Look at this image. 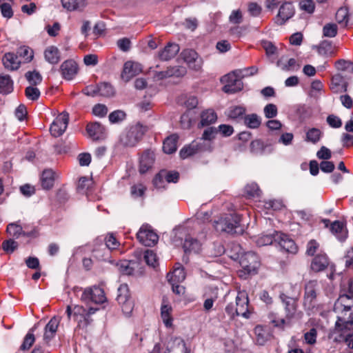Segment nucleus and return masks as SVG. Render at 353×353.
<instances>
[{
	"mask_svg": "<svg viewBox=\"0 0 353 353\" xmlns=\"http://www.w3.org/2000/svg\"><path fill=\"white\" fill-rule=\"evenodd\" d=\"M98 310V308L92 307L87 309L81 305H75L73 307L68 305L65 312L69 319L72 316L74 320L77 322L79 327H85L93 321L92 315L95 314Z\"/></svg>",
	"mask_w": 353,
	"mask_h": 353,
	"instance_id": "nucleus-1",
	"label": "nucleus"
},
{
	"mask_svg": "<svg viewBox=\"0 0 353 353\" xmlns=\"http://www.w3.org/2000/svg\"><path fill=\"white\" fill-rule=\"evenodd\" d=\"M241 216L236 214H226L214 221V227L219 232L229 234L241 233L243 229L240 225Z\"/></svg>",
	"mask_w": 353,
	"mask_h": 353,
	"instance_id": "nucleus-2",
	"label": "nucleus"
},
{
	"mask_svg": "<svg viewBox=\"0 0 353 353\" xmlns=\"http://www.w3.org/2000/svg\"><path fill=\"white\" fill-rule=\"evenodd\" d=\"M336 329L341 332V337L346 345L353 349V313L346 319L345 316H337Z\"/></svg>",
	"mask_w": 353,
	"mask_h": 353,
	"instance_id": "nucleus-3",
	"label": "nucleus"
},
{
	"mask_svg": "<svg viewBox=\"0 0 353 353\" xmlns=\"http://www.w3.org/2000/svg\"><path fill=\"white\" fill-rule=\"evenodd\" d=\"M145 132V128L141 125L131 126L121 134L120 142L125 147H134L141 139Z\"/></svg>",
	"mask_w": 353,
	"mask_h": 353,
	"instance_id": "nucleus-4",
	"label": "nucleus"
},
{
	"mask_svg": "<svg viewBox=\"0 0 353 353\" xmlns=\"http://www.w3.org/2000/svg\"><path fill=\"white\" fill-rule=\"evenodd\" d=\"M241 71H234L221 78V81L225 84L223 87V91L225 93L233 94L239 92L243 89V84L241 79L239 78Z\"/></svg>",
	"mask_w": 353,
	"mask_h": 353,
	"instance_id": "nucleus-5",
	"label": "nucleus"
},
{
	"mask_svg": "<svg viewBox=\"0 0 353 353\" xmlns=\"http://www.w3.org/2000/svg\"><path fill=\"white\" fill-rule=\"evenodd\" d=\"M81 300L85 303L92 302L101 304L106 301V296L101 288L94 285L84 289Z\"/></svg>",
	"mask_w": 353,
	"mask_h": 353,
	"instance_id": "nucleus-6",
	"label": "nucleus"
},
{
	"mask_svg": "<svg viewBox=\"0 0 353 353\" xmlns=\"http://www.w3.org/2000/svg\"><path fill=\"white\" fill-rule=\"evenodd\" d=\"M334 311L339 314L338 316H343L347 319L353 313V299L347 296V294L341 293L334 303Z\"/></svg>",
	"mask_w": 353,
	"mask_h": 353,
	"instance_id": "nucleus-7",
	"label": "nucleus"
},
{
	"mask_svg": "<svg viewBox=\"0 0 353 353\" xmlns=\"http://www.w3.org/2000/svg\"><path fill=\"white\" fill-rule=\"evenodd\" d=\"M137 237L141 244L148 247L154 245L159 239L158 235L148 225H143L141 227L137 234Z\"/></svg>",
	"mask_w": 353,
	"mask_h": 353,
	"instance_id": "nucleus-8",
	"label": "nucleus"
},
{
	"mask_svg": "<svg viewBox=\"0 0 353 353\" xmlns=\"http://www.w3.org/2000/svg\"><path fill=\"white\" fill-rule=\"evenodd\" d=\"M105 245L102 249H94V255L99 260L105 261L109 259L110 250L117 249L119 245V242L112 235H108L105 239Z\"/></svg>",
	"mask_w": 353,
	"mask_h": 353,
	"instance_id": "nucleus-9",
	"label": "nucleus"
},
{
	"mask_svg": "<svg viewBox=\"0 0 353 353\" xmlns=\"http://www.w3.org/2000/svg\"><path fill=\"white\" fill-rule=\"evenodd\" d=\"M311 269L315 272H321L325 269H328L330 272L327 276L330 279H333L334 265L330 264L327 256L325 254H317L312 260L311 263Z\"/></svg>",
	"mask_w": 353,
	"mask_h": 353,
	"instance_id": "nucleus-10",
	"label": "nucleus"
},
{
	"mask_svg": "<svg viewBox=\"0 0 353 353\" xmlns=\"http://www.w3.org/2000/svg\"><path fill=\"white\" fill-rule=\"evenodd\" d=\"M318 283L316 281H309L305 288L303 305L307 310L314 307L316 303Z\"/></svg>",
	"mask_w": 353,
	"mask_h": 353,
	"instance_id": "nucleus-11",
	"label": "nucleus"
},
{
	"mask_svg": "<svg viewBox=\"0 0 353 353\" xmlns=\"http://www.w3.org/2000/svg\"><path fill=\"white\" fill-rule=\"evenodd\" d=\"M240 265L248 274L256 272L259 266L258 256L253 252H248L241 256Z\"/></svg>",
	"mask_w": 353,
	"mask_h": 353,
	"instance_id": "nucleus-12",
	"label": "nucleus"
},
{
	"mask_svg": "<svg viewBox=\"0 0 353 353\" xmlns=\"http://www.w3.org/2000/svg\"><path fill=\"white\" fill-rule=\"evenodd\" d=\"M69 121V114L67 112H62L57 117L51 124L50 131L54 137H60L65 131Z\"/></svg>",
	"mask_w": 353,
	"mask_h": 353,
	"instance_id": "nucleus-13",
	"label": "nucleus"
},
{
	"mask_svg": "<svg viewBox=\"0 0 353 353\" xmlns=\"http://www.w3.org/2000/svg\"><path fill=\"white\" fill-rule=\"evenodd\" d=\"M181 56L190 69L199 71L201 68L203 60L196 51L186 49L182 51Z\"/></svg>",
	"mask_w": 353,
	"mask_h": 353,
	"instance_id": "nucleus-14",
	"label": "nucleus"
},
{
	"mask_svg": "<svg viewBox=\"0 0 353 353\" xmlns=\"http://www.w3.org/2000/svg\"><path fill=\"white\" fill-rule=\"evenodd\" d=\"M60 321L61 317L54 316L46 324L44 328L43 334V341L45 343H48L52 339L54 338Z\"/></svg>",
	"mask_w": 353,
	"mask_h": 353,
	"instance_id": "nucleus-15",
	"label": "nucleus"
},
{
	"mask_svg": "<svg viewBox=\"0 0 353 353\" xmlns=\"http://www.w3.org/2000/svg\"><path fill=\"white\" fill-rule=\"evenodd\" d=\"M248 297L244 292L238 293L236 297V312L237 316L248 318Z\"/></svg>",
	"mask_w": 353,
	"mask_h": 353,
	"instance_id": "nucleus-16",
	"label": "nucleus"
},
{
	"mask_svg": "<svg viewBox=\"0 0 353 353\" xmlns=\"http://www.w3.org/2000/svg\"><path fill=\"white\" fill-rule=\"evenodd\" d=\"M142 71L140 63L134 61H126L123 65L121 77L125 81H128L132 77L139 74Z\"/></svg>",
	"mask_w": 353,
	"mask_h": 353,
	"instance_id": "nucleus-17",
	"label": "nucleus"
},
{
	"mask_svg": "<svg viewBox=\"0 0 353 353\" xmlns=\"http://www.w3.org/2000/svg\"><path fill=\"white\" fill-rule=\"evenodd\" d=\"M209 148L210 145H202L201 143H199L196 141H194L189 145L183 148L179 154L182 159H186L197 152H205V150Z\"/></svg>",
	"mask_w": 353,
	"mask_h": 353,
	"instance_id": "nucleus-18",
	"label": "nucleus"
},
{
	"mask_svg": "<svg viewBox=\"0 0 353 353\" xmlns=\"http://www.w3.org/2000/svg\"><path fill=\"white\" fill-rule=\"evenodd\" d=\"M60 70L64 79L71 80L77 73V64L73 60H66L61 65Z\"/></svg>",
	"mask_w": 353,
	"mask_h": 353,
	"instance_id": "nucleus-19",
	"label": "nucleus"
},
{
	"mask_svg": "<svg viewBox=\"0 0 353 353\" xmlns=\"http://www.w3.org/2000/svg\"><path fill=\"white\" fill-rule=\"evenodd\" d=\"M294 14V8L292 4L290 3H283L279 8L276 23L279 25H283Z\"/></svg>",
	"mask_w": 353,
	"mask_h": 353,
	"instance_id": "nucleus-20",
	"label": "nucleus"
},
{
	"mask_svg": "<svg viewBox=\"0 0 353 353\" xmlns=\"http://www.w3.org/2000/svg\"><path fill=\"white\" fill-rule=\"evenodd\" d=\"M277 241L280 247L285 251L294 254L297 252V246L294 241L283 234L276 232Z\"/></svg>",
	"mask_w": 353,
	"mask_h": 353,
	"instance_id": "nucleus-21",
	"label": "nucleus"
},
{
	"mask_svg": "<svg viewBox=\"0 0 353 353\" xmlns=\"http://www.w3.org/2000/svg\"><path fill=\"white\" fill-rule=\"evenodd\" d=\"M217 132L218 130L216 128L208 127L204 130L201 139L196 141L202 145H210V148L205 151L211 152L213 148L212 141L215 139Z\"/></svg>",
	"mask_w": 353,
	"mask_h": 353,
	"instance_id": "nucleus-22",
	"label": "nucleus"
},
{
	"mask_svg": "<svg viewBox=\"0 0 353 353\" xmlns=\"http://www.w3.org/2000/svg\"><path fill=\"white\" fill-rule=\"evenodd\" d=\"M154 162V154L152 152L145 151L140 159L139 172L144 174L148 172L153 165Z\"/></svg>",
	"mask_w": 353,
	"mask_h": 353,
	"instance_id": "nucleus-23",
	"label": "nucleus"
},
{
	"mask_svg": "<svg viewBox=\"0 0 353 353\" xmlns=\"http://www.w3.org/2000/svg\"><path fill=\"white\" fill-rule=\"evenodd\" d=\"M179 46L176 43H169L159 52V57L162 61H168L174 58L179 52Z\"/></svg>",
	"mask_w": 353,
	"mask_h": 353,
	"instance_id": "nucleus-24",
	"label": "nucleus"
},
{
	"mask_svg": "<svg viewBox=\"0 0 353 353\" xmlns=\"http://www.w3.org/2000/svg\"><path fill=\"white\" fill-rule=\"evenodd\" d=\"M172 311V306L168 303L167 300L163 299L161 307V316L163 323L167 327H170L172 325L173 319L171 316Z\"/></svg>",
	"mask_w": 353,
	"mask_h": 353,
	"instance_id": "nucleus-25",
	"label": "nucleus"
},
{
	"mask_svg": "<svg viewBox=\"0 0 353 353\" xmlns=\"http://www.w3.org/2000/svg\"><path fill=\"white\" fill-rule=\"evenodd\" d=\"M199 127L208 126L214 123L217 120V114L212 109H207L201 112L200 114Z\"/></svg>",
	"mask_w": 353,
	"mask_h": 353,
	"instance_id": "nucleus-26",
	"label": "nucleus"
},
{
	"mask_svg": "<svg viewBox=\"0 0 353 353\" xmlns=\"http://www.w3.org/2000/svg\"><path fill=\"white\" fill-rule=\"evenodd\" d=\"M2 61L5 68L10 70L18 69L21 63V60L19 59L18 55L12 52L6 53Z\"/></svg>",
	"mask_w": 353,
	"mask_h": 353,
	"instance_id": "nucleus-27",
	"label": "nucleus"
},
{
	"mask_svg": "<svg viewBox=\"0 0 353 353\" xmlns=\"http://www.w3.org/2000/svg\"><path fill=\"white\" fill-rule=\"evenodd\" d=\"M183 249L185 253L196 254L201 250V243L196 239L188 236L183 243Z\"/></svg>",
	"mask_w": 353,
	"mask_h": 353,
	"instance_id": "nucleus-28",
	"label": "nucleus"
},
{
	"mask_svg": "<svg viewBox=\"0 0 353 353\" xmlns=\"http://www.w3.org/2000/svg\"><path fill=\"white\" fill-rule=\"evenodd\" d=\"M167 279L169 283H180L185 279V274L183 268L177 264L171 273H168Z\"/></svg>",
	"mask_w": 353,
	"mask_h": 353,
	"instance_id": "nucleus-29",
	"label": "nucleus"
},
{
	"mask_svg": "<svg viewBox=\"0 0 353 353\" xmlns=\"http://www.w3.org/2000/svg\"><path fill=\"white\" fill-rule=\"evenodd\" d=\"M281 299L285 305L286 316L289 319L294 316L296 311V301L294 299L288 297L285 294L281 295Z\"/></svg>",
	"mask_w": 353,
	"mask_h": 353,
	"instance_id": "nucleus-30",
	"label": "nucleus"
},
{
	"mask_svg": "<svg viewBox=\"0 0 353 353\" xmlns=\"http://www.w3.org/2000/svg\"><path fill=\"white\" fill-rule=\"evenodd\" d=\"M44 57L46 61L50 64H57L60 61V52L59 49L54 46H48L44 51Z\"/></svg>",
	"mask_w": 353,
	"mask_h": 353,
	"instance_id": "nucleus-31",
	"label": "nucleus"
},
{
	"mask_svg": "<svg viewBox=\"0 0 353 353\" xmlns=\"http://www.w3.org/2000/svg\"><path fill=\"white\" fill-rule=\"evenodd\" d=\"M347 83L344 81L343 77L339 74H335L332 77L330 88L334 92H346Z\"/></svg>",
	"mask_w": 353,
	"mask_h": 353,
	"instance_id": "nucleus-32",
	"label": "nucleus"
},
{
	"mask_svg": "<svg viewBox=\"0 0 353 353\" xmlns=\"http://www.w3.org/2000/svg\"><path fill=\"white\" fill-rule=\"evenodd\" d=\"M105 128L99 122H94L87 125L86 131L89 136L94 139H98L104 133Z\"/></svg>",
	"mask_w": 353,
	"mask_h": 353,
	"instance_id": "nucleus-33",
	"label": "nucleus"
},
{
	"mask_svg": "<svg viewBox=\"0 0 353 353\" xmlns=\"http://www.w3.org/2000/svg\"><path fill=\"white\" fill-rule=\"evenodd\" d=\"M54 181V172L52 170H45L41 177V183L43 189L49 190L52 188Z\"/></svg>",
	"mask_w": 353,
	"mask_h": 353,
	"instance_id": "nucleus-34",
	"label": "nucleus"
},
{
	"mask_svg": "<svg viewBox=\"0 0 353 353\" xmlns=\"http://www.w3.org/2000/svg\"><path fill=\"white\" fill-rule=\"evenodd\" d=\"M178 141V136L176 134H172L165 139L163 145V150L166 154H172L176 150V143Z\"/></svg>",
	"mask_w": 353,
	"mask_h": 353,
	"instance_id": "nucleus-35",
	"label": "nucleus"
},
{
	"mask_svg": "<svg viewBox=\"0 0 353 353\" xmlns=\"http://www.w3.org/2000/svg\"><path fill=\"white\" fill-rule=\"evenodd\" d=\"M330 231L336 235L337 239L340 241L345 240L347 236L343 224L340 221H336L333 222L330 225Z\"/></svg>",
	"mask_w": 353,
	"mask_h": 353,
	"instance_id": "nucleus-36",
	"label": "nucleus"
},
{
	"mask_svg": "<svg viewBox=\"0 0 353 353\" xmlns=\"http://www.w3.org/2000/svg\"><path fill=\"white\" fill-rule=\"evenodd\" d=\"M245 113V110L242 106H231L228 108L226 112V115L228 118L236 120L239 119H243Z\"/></svg>",
	"mask_w": 353,
	"mask_h": 353,
	"instance_id": "nucleus-37",
	"label": "nucleus"
},
{
	"mask_svg": "<svg viewBox=\"0 0 353 353\" xmlns=\"http://www.w3.org/2000/svg\"><path fill=\"white\" fill-rule=\"evenodd\" d=\"M13 82L10 76H0V93L8 94L12 90Z\"/></svg>",
	"mask_w": 353,
	"mask_h": 353,
	"instance_id": "nucleus-38",
	"label": "nucleus"
},
{
	"mask_svg": "<svg viewBox=\"0 0 353 353\" xmlns=\"http://www.w3.org/2000/svg\"><path fill=\"white\" fill-rule=\"evenodd\" d=\"M131 299L128 285L125 283L120 285L118 288L117 300L119 303H124L127 300Z\"/></svg>",
	"mask_w": 353,
	"mask_h": 353,
	"instance_id": "nucleus-39",
	"label": "nucleus"
},
{
	"mask_svg": "<svg viewBox=\"0 0 353 353\" xmlns=\"http://www.w3.org/2000/svg\"><path fill=\"white\" fill-rule=\"evenodd\" d=\"M98 94L110 97L114 94V89L112 85L108 83L103 82L97 85Z\"/></svg>",
	"mask_w": 353,
	"mask_h": 353,
	"instance_id": "nucleus-40",
	"label": "nucleus"
},
{
	"mask_svg": "<svg viewBox=\"0 0 353 353\" xmlns=\"http://www.w3.org/2000/svg\"><path fill=\"white\" fill-rule=\"evenodd\" d=\"M283 58H281L278 60L276 65L278 67H280L282 70L284 71H290V70H297L300 68V65L296 63V61L292 58L290 59L287 63H283Z\"/></svg>",
	"mask_w": 353,
	"mask_h": 353,
	"instance_id": "nucleus-41",
	"label": "nucleus"
},
{
	"mask_svg": "<svg viewBox=\"0 0 353 353\" xmlns=\"http://www.w3.org/2000/svg\"><path fill=\"white\" fill-rule=\"evenodd\" d=\"M321 135L322 132L319 129L316 128H310L306 132L305 141L312 143H316L320 140Z\"/></svg>",
	"mask_w": 353,
	"mask_h": 353,
	"instance_id": "nucleus-42",
	"label": "nucleus"
},
{
	"mask_svg": "<svg viewBox=\"0 0 353 353\" xmlns=\"http://www.w3.org/2000/svg\"><path fill=\"white\" fill-rule=\"evenodd\" d=\"M143 259L149 266L155 268L158 265L157 256L153 250H145L144 252Z\"/></svg>",
	"mask_w": 353,
	"mask_h": 353,
	"instance_id": "nucleus-43",
	"label": "nucleus"
},
{
	"mask_svg": "<svg viewBox=\"0 0 353 353\" xmlns=\"http://www.w3.org/2000/svg\"><path fill=\"white\" fill-rule=\"evenodd\" d=\"M256 343L259 345H263L268 340V334L261 325H257L254 328Z\"/></svg>",
	"mask_w": 353,
	"mask_h": 353,
	"instance_id": "nucleus-44",
	"label": "nucleus"
},
{
	"mask_svg": "<svg viewBox=\"0 0 353 353\" xmlns=\"http://www.w3.org/2000/svg\"><path fill=\"white\" fill-rule=\"evenodd\" d=\"M61 3L68 10H74L84 6L83 0H61Z\"/></svg>",
	"mask_w": 353,
	"mask_h": 353,
	"instance_id": "nucleus-45",
	"label": "nucleus"
},
{
	"mask_svg": "<svg viewBox=\"0 0 353 353\" xmlns=\"http://www.w3.org/2000/svg\"><path fill=\"white\" fill-rule=\"evenodd\" d=\"M7 232L14 238H19L21 234L26 235L22 228L15 223H10L7 227Z\"/></svg>",
	"mask_w": 353,
	"mask_h": 353,
	"instance_id": "nucleus-46",
	"label": "nucleus"
},
{
	"mask_svg": "<svg viewBox=\"0 0 353 353\" xmlns=\"http://www.w3.org/2000/svg\"><path fill=\"white\" fill-rule=\"evenodd\" d=\"M278 237L276 236V233L273 234H265L262 235L258 238L256 240V244L259 246H265L271 245L274 241H277Z\"/></svg>",
	"mask_w": 353,
	"mask_h": 353,
	"instance_id": "nucleus-47",
	"label": "nucleus"
},
{
	"mask_svg": "<svg viewBox=\"0 0 353 353\" xmlns=\"http://www.w3.org/2000/svg\"><path fill=\"white\" fill-rule=\"evenodd\" d=\"M17 55L26 62L30 61L33 58V51L26 46H22L18 48Z\"/></svg>",
	"mask_w": 353,
	"mask_h": 353,
	"instance_id": "nucleus-48",
	"label": "nucleus"
},
{
	"mask_svg": "<svg viewBox=\"0 0 353 353\" xmlns=\"http://www.w3.org/2000/svg\"><path fill=\"white\" fill-rule=\"evenodd\" d=\"M336 19L340 24L346 26L349 20L348 10L347 8H339L336 13Z\"/></svg>",
	"mask_w": 353,
	"mask_h": 353,
	"instance_id": "nucleus-49",
	"label": "nucleus"
},
{
	"mask_svg": "<svg viewBox=\"0 0 353 353\" xmlns=\"http://www.w3.org/2000/svg\"><path fill=\"white\" fill-rule=\"evenodd\" d=\"M244 120L246 125L250 128H256L261 124V119L255 114L244 115Z\"/></svg>",
	"mask_w": 353,
	"mask_h": 353,
	"instance_id": "nucleus-50",
	"label": "nucleus"
},
{
	"mask_svg": "<svg viewBox=\"0 0 353 353\" xmlns=\"http://www.w3.org/2000/svg\"><path fill=\"white\" fill-rule=\"evenodd\" d=\"M161 176L165 179L167 183H176L179 178V174L176 171L161 170Z\"/></svg>",
	"mask_w": 353,
	"mask_h": 353,
	"instance_id": "nucleus-51",
	"label": "nucleus"
},
{
	"mask_svg": "<svg viewBox=\"0 0 353 353\" xmlns=\"http://www.w3.org/2000/svg\"><path fill=\"white\" fill-rule=\"evenodd\" d=\"M25 76L28 82L32 85L39 84L42 81L41 75L37 71H28L26 73Z\"/></svg>",
	"mask_w": 353,
	"mask_h": 353,
	"instance_id": "nucleus-52",
	"label": "nucleus"
},
{
	"mask_svg": "<svg viewBox=\"0 0 353 353\" xmlns=\"http://www.w3.org/2000/svg\"><path fill=\"white\" fill-rule=\"evenodd\" d=\"M33 329H31L30 331L26 335L23 343L21 344L20 349L21 350H29L33 343L35 341V337L34 334L32 333Z\"/></svg>",
	"mask_w": 353,
	"mask_h": 353,
	"instance_id": "nucleus-53",
	"label": "nucleus"
},
{
	"mask_svg": "<svg viewBox=\"0 0 353 353\" xmlns=\"http://www.w3.org/2000/svg\"><path fill=\"white\" fill-rule=\"evenodd\" d=\"M245 193L249 197H255L259 196L260 190L256 183H251L245 187Z\"/></svg>",
	"mask_w": 353,
	"mask_h": 353,
	"instance_id": "nucleus-54",
	"label": "nucleus"
},
{
	"mask_svg": "<svg viewBox=\"0 0 353 353\" xmlns=\"http://www.w3.org/2000/svg\"><path fill=\"white\" fill-rule=\"evenodd\" d=\"M187 73L186 68L183 66H174L168 68V76L181 77Z\"/></svg>",
	"mask_w": 353,
	"mask_h": 353,
	"instance_id": "nucleus-55",
	"label": "nucleus"
},
{
	"mask_svg": "<svg viewBox=\"0 0 353 353\" xmlns=\"http://www.w3.org/2000/svg\"><path fill=\"white\" fill-rule=\"evenodd\" d=\"M338 31L337 26L334 23H327L323 28V36L326 37H334Z\"/></svg>",
	"mask_w": 353,
	"mask_h": 353,
	"instance_id": "nucleus-56",
	"label": "nucleus"
},
{
	"mask_svg": "<svg viewBox=\"0 0 353 353\" xmlns=\"http://www.w3.org/2000/svg\"><path fill=\"white\" fill-rule=\"evenodd\" d=\"M265 117L268 119L274 118L278 114V109L276 105L269 103L263 109Z\"/></svg>",
	"mask_w": 353,
	"mask_h": 353,
	"instance_id": "nucleus-57",
	"label": "nucleus"
},
{
	"mask_svg": "<svg viewBox=\"0 0 353 353\" xmlns=\"http://www.w3.org/2000/svg\"><path fill=\"white\" fill-rule=\"evenodd\" d=\"M299 7L301 10L309 14H312L314 11L315 5L313 0H301L299 2Z\"/></svg>",
	"mask_w": 353,
	"mask_h": 353,
	"instance_id": "nucleus-58",
	"label": "nucleus"
},
{
	"mask_svg": "<svg viewBox=\"0 0 353 353\" xmlns=\"http://www.w3.org/2000/svg\"><path fill=\"white\" fill-rule=\"evenodd\" d=\"M26 96L28 99L35 101L37 100L40 96L39 90L34 86H28L25 90Z\"/></svg>",
	"mask_w": 353,
	"mask_h": 353,
	"instance_id": "nucleus-59",
	"label": "nucleus"
},
{
	"mask_svg": "<svg viewBox=\"0 0 353 353\" xmlns=\"http://www.w3.org/2000/svg\"><path fill=\"white\" fill-rule=\"evenodd\" d=\"M336 68L339 70H350L353 72V63L344 59L338 60L335 63Z\"/></svg>",
	"mask_w": 353,
	"mask_h": 353,
	"instance_id": "nucleus-60",
	"label": "nucleus"
},
{
	"mask_svg": "<svg viewBox=\"0 0 353 353\" xmlns=\"http://www.w3.org/2000/svg\"><path fill=\"white\" fill-rule=\"evenodd\" d=\"M125 118V114L121 110L114 111L109 115V120L112 123H119L123 121Z\"/></svg>",
	"mask_w": 353,
	"mask_h": 353,
	"instance_id": "nucleus-61",
	"label": "nucleus"
},
{
	"mask_svg": "<svg viewBox=\"0 0 353 353\" xmlns=\"http://www.w3.org/2000/svg\"><path fill=\"white\" fill-rule=\"evenodd\" d=\"M18 247V243L13 239L6 240L2 243V248L6 252H13Z\"/></svg>",
	"mask_w": 353,
	"mask_h": 353,
	"instance_id": "nucleus-62",
	"label": "nucleus"
},
{
	"mask_svg": "<svg viewBox=\"0 0 353 353\" xmlns=\"http://www.w3.org/2000/svg\"><path fill=\"white\" fill-rule=\"evenodd\" d=\"M317 331L315 328L310 329L308 332L305 333L304 339L307 344L313 345L316 341Z\"/></svg>",
	"mask_w": 353,
	"mask_h": 353,
	"instance_id": "nucleus-63",
	"label": "nucleus"
},
{
	"mask_svg": "<svg viewBox=\"0 0 353 353\" xmlns=\"http://www.w3.org/2000/svg\"><path fill=\"white\" fill-rule=\"evenodd\" d=\"M0 10L3 17L10 19L13 16V11L12 7L8 3H1Z\"/></svg>",
	"mask_w": 353,
	"mask_h": 353,
	"instance_id": "nucleus-64",
	"label": "nucleus"
}]
</instances>
